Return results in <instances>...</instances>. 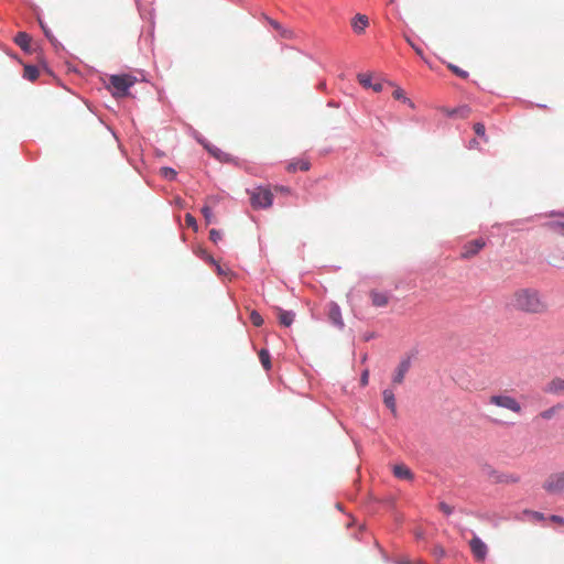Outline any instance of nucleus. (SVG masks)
Returning <instances> with one entry per match:
<instances>
[{
    "mask_svg": "<svg viewBox=\"0 0 564 564\" xmlns=\"http://www.w3.org/2000/svg\"><path fill=\"white\" fill-rule=\"evenodd\" d=\"M543 489L549 494H564V470L551 474L544 480Z\"/></svg>",
    "mask_w": 564,
    "mask_h": 564,
    "instance_id": "6",
    "label": "nucleus"
},
{
    "mask_svg": "<svg viewBox=\"0 0 564 564\" xmlns=\"http://www.w3.org/2000/svg\"><path fill=\"white\" fill-rule=\"evenodd\" d=\"M367 382H368V372H365V373L362 375V377H361V383H362V384H367Z\"/></svg>",
    "mask_w": 564,
    "mask_h": 564,
    "instance_id": "39",
    "label": "nucleus"
},
{
    "mask_svg": "<svg viewBox=\"0 0 564 564\" xmlns=\"http://www.w3.org/2000/svg\"><path fill=\"white\" fill-rule=\"evenodd\" d=\"M265 19L269 22V24L280 34L281 37L286 40H291L294 37V32L292 30L284 28L281 23L273 19H270L268 17Z\"/></svg>",
    "mask_w": 564,
    "mask_h": 564,
    "instance_id": "14",
    "label": "nucleus"
},
{
    "mask_svg": "<svg viewBox=\"0 0 564 564\" xmlns=\"http://www.w3.org/2000/svg\"><path fill=\"white\" fill-rule=\"evenodd\" d=\"M311 167V163L308 160L306 159H297V160H293L291 161L288 166H286V170L288 172L290 173H295L296 171H308Z\"/></svg>",
    "mask_w": 564,
    "mask_h": 564,
    "instance_id": "15",
    "label": "nucleus"
},
{
    "mask_svg": "<svg viewBox=\"0 0 564 564\" xmlns=\"http://www.w3.org/2000/svg\"><path fill=\"white\" fill-rule=\"evenodd\" d=\"M135 83V77L123 74V75H111L109 78V85L112 89V95L116 97H124L128 95V90Z\"/></svg>",
    "mask_w": 564,
    "mask_h": 564,
    "instance_id": "3",
    "label": "nucleus"
},
{
    "mask_svg": "<svg viewBox=\"0 0 564 564\" xmlns=\"http://www.w3.org/2000/svg\"><path fill=\"white\" fill-rule=\"evenodd\" d=\"M544 392L550 394L560 395L564 393V379L553 378L544 387Z\"/></svg>",
    "mask_w": 564,
    "mask_h": 564,
    "instance_id": "11",
    "label": "nucleus"
},
{
    "mask_svg": "<svg viewBox=\"0 0 564 564\" xmlns=\"http://www.w3.org/2000/svg\"><path fill=\"white\" fill-rule=\"evenodd\" d=\"M202 213H203L204 218L206 219L207 223H212L213 221V213H212V209L208 206H204L202 208Z\"/></svg>",
    "mask_w": 564,
    "mask_h": 564,
    "instance_id": "34",
    "label": "nucleus"
},
{
    "mask_svg": "<svg viewBox=\"0 0 564 564\" xmlns=\"http://www.w3.org/2000/svg\"><path fill=\"white\" fill-rule=\"evenodd\" d=\"M470 108L468 106H460L458 108L447 110L446 113L449 117H460V118H467L470 115Z\"/></svg>",
    "mask_w": 564,
    "mask_h": 564,
    "instance_id": "20",
    "label": "nucleus"
},
{
    "mask_svg": "<svg viewBox=\"0 0 564 564\" xmlns=\"http://www.w3.org/2000/svg\"><path fill=\"white\" fill-rule=\"evenodd\" d=\"M250 204L254 209H265L272 206L273 194L268 186H258L248 191Z\"/></svg>",
    "mask_w": 564,
    "mask_h": 564,
    "instance_id": "2",
    "label": "nucleus"
},
{
    "mask_svg": "<svg viewBox=\"0 0 564 564\" xmlns=\"http://www.w3.org/2000/svg\"><path fill=\"white\" fill-rule=\"evenodd\" d=\"M393 2H394V0H389V3H393Z\"/></svg>",
    "mask_w": 564,
    "mask_h": 564,
    "instance_id": "42",
    "label": "nucleus"
},
{
    "mask_svg": "<svg viewBox=\"0 0 564 564\" xmlns=\"http://www.w3.org/2000/svg\"><path fill=\"white\" fill-rule=\"evenodd\" d=\"M370 88H372L376 93H379V91H381V90H382V84L377 83V84H375V85H371V87H370Z\"/></svg>",
    "mask_w": 564,
    "mask_h": 564,
    "instance_id": "38",
    "label": "nucleus"
},
{
    "mask_svg": "<svg viewBox=\"0 0 564 564\" xmlns=\"http://www.w3.org/2000/svg\"><path fill=\"white\" fill-rule=\"evenodd\" d=\"M328 318L335 326L339 328L344 327L340 307L334 302L328 304Z\"/></svg>",
    "mask_w": 564,
    "mask_h": 564,
    "instance_id": "10",
    "label": "nucleus"
},
{
    "mask_svg": "<svg viewBox=\"0 0 564 564\" xmlns=\"http://www.w3.org/2000/svg\"><path fill=\"white\" fill-rule=\"evenodd\" d=\"M357 79L359 82V84L361 86H364L365 88H370L371 87V75L370 74H366V73H360L357 75Z\"/></svg>",
    "mask_w": 564,
    "mask_h": 564,
    "instance_id": "26",
    "label": "nucleus"
},
{
    "mask_svg": "<svg viewBox=\"0 0 564 564\" xmlns=\"http://www.w3.org/2000/svg\"><path fill=\"white\" fill-rule=\"evenodd\" d=\"M393 474L400 479L411 480L413 478L412 471L405 465H395L393 467Z\"/></svg>",
    "mask_w": 564,
    "mask_h": 564,
    "instance_id": "18",
    "label": "nucleus"
},
{
    "mask_svg": "<svg viewBox=\"0 0 564 564\" xmlns=\"http://www.w3.org/2000/svg\"><path fill=\"white\" fill-rule=\"evenodd\" d=\"M486 246V241L482 238H478L466 242L460 252L462 259H471Z\"/></svg>",
    "mask_w": 564,
    "mask_h": 564,
    "instance_id": "7",
    "label": "nucleus"
},
{
    "mask_svg": "<svg viewBox=\"0 0 564 564\" xmlns=\"http://www.w3.org/2000/svg\"><path fill=\"white\" fill-rule=\"evenodd\" d=\"M552 229L564 236V215H561L560 218L551 224Z\"/></svg>",
    "mask_w": 564,
    "mask_h": 564,
    "instance_id": "25",
    "label": "nucleus"
},
{
    "mask_svg": "<svg viewBox=\"0 0 564 564\" xmlns=\"http://www.w3.org/2000/svg\"><path fill=\"white\" fill-rule=\"evenodd\" d=\"M259 359L265 370L271 369V357L270 352L267 349H261L259 351Z\"/></svg>",
    "mask_w": 564,
    "mask_h": 564,
    "instance_id": "22",
    "label": "nucleus"
},
{
    "mask_svg": "<svg viewBox=\"0 0 564 564\" xmlns=\"http://www.w3.org/2000/svg\"><path fill=\"white\" fill-rule=\"evenodd\" d=\"M250 321L257 327H260L263 324V318L257 311L251 312Z\"/></svg>",
    "mask_w": 564,
    "mask_h": 564,
    "instance_id": "27",
    "label": "nucleus"
},
{
    "mask_svg": "<svg viewBox=\"0 0 564 564\" xmlns=\"http://www.w3.org/2000/svg\"><path fill=\"white\" fill-rule=\"evenodd\" d=\"M275 189L280 191L281 193H284V192L289 193V188H285V187H282V186L281 187H275Z\"/></svg>",
    "mask_w": 564,
    "mask_h": 564,
    "instance_id": "41",
    "label": "nucleus"
},
{
    "mask_svg": "<svg viewBox=\"0 0 564 564\" xmlns=\"http://www.w3.org/2000/svg\"><path fill=\"white\" fill-rule=\"evenodd\" d=\"M474 131L477 135L484 138L485 140H487V137H486V129H485V126L484 123L481 122H477L474 124Z\"/></svg>",
    "mask_w": 564,
    "mask_h": 564,
    "instance_id": "30",
    "label": "nucleus"
},
{
    "mask_svg": "<svg viewBox=\"0 0 564 564\" xmlns=\"http://www.w3.org/2000/svg\"><path fill=\"white\" fill-rule=\"evenodd\" d=\"M392 96L394 99L397 100H402L403 102H408L410 107H414V104L405 97V94L403 91V89H401L400 87L395 88L394 91L392 93Z\"/></svg>",
    "mask_w": 564,
    "mask_h": 564,
    "instance_id": "24",
    "label": "nucleus"
},
{
    "mask_svg": "<svg viewBox=\"0 0 564 564\" xmlns=\"http://www.w3.org/2000/svg\"><path fill=\"white\" fill-rule=\"evenodd\" d=\"M185 223L188 227L196 228V219L191 214L185 215Z\"/></svg>",
    "mask_w": 564,
    "mask_h": 564,
    "instance_id": "36",
    "label": "nucleus"
},
{
    "mask_svg": "<svg viewBox=\"0 0 564 564\" xmlns=\"http://www.w3.org/2000/svg\"><path fill=\"white\" fill-rule=\"evenodd\" d=\"M39 69L35 66L26 65L24 66V77L31 82L35 80L39 77Z\"/></svg>",
    "mask_w": 564,
    "mask_h": 564,
    "instance_id": "23",
    "label": "nucleus"
},
{
    "mask_svg": "<svg viewBox=\"0 0 564 564\" xmlns=\"http://www.w3.org/2000/svg\"><path fill=\"white\" fill-rule=\"evenodd\" d=\"M404 39L406 41V43L415 51V53L421 57V58H424V53H423V50L417 46L412 40L411 37H409L408 35H404Z\"/></svg>",
    "mask_w": 564,
    "mask_h": 564,
    "instance_id": "28",
    "label": "nucleus"
},
{
    "mask_svg": "<svg viewBox=\"0 0 564 564\" xmlns=\"http://www.w3.org/2000/svg\"><path fill=\"white\" fill-rule=\"evenodd\" d=\"M448 68L454 73L456 74L458 77L460 78H467L468 77V73L466 70H463L462 68H459L458 66L456 65H453V64H448Z\"/></svg>",
    "mask_w": 564,
    "mask_h": 564,
    "instance_id": "29",
    "label": "nucleus"
},
{
    "mask_svg": "<svg viewBox=\"0 0 564 564\" xmlns=\"http://www.w3.org/2000/svg\"><path fill=\"white\" fill-rule=\"evenodd\" d=\"M14 42L23 50V51H29L30 50V43H31V37L24 33V32H19L17 35H15V39H14Z\"/></svg>",
    "mask_w": 564,
    "mask_h": 564,
    "instance_id": "19",
    "label": "nucleus"
},
{
    "mask_svg": "<svg viewBox=\"0 0 564 564\" xmlns=\"http://www.w3.org/2000/svg\"><path fill=\"white\" fill-rule=\"evenodd\" d=\"M551 521L555 522V523H560V524H564V519L560 516H551Z\"/></svg>",
    "mask_w": 564,
    "mask_h": 564,
    "instance_id": "37",
    "label": "nucleus"
},
{
    "mask_svg": "<svg viewBox=\"0 0 564 564\" xmlns=\"http://www.w3.org/2000/svg\"><path fill=\"white\" fill-rule=\"evenodd\" d=\"M469 545L476 560L484 561L486 558L488 551L487 545L478 536H474Z\"/></svg>",
    "mask_w": 564,
    "mask_h": 564,
    "instance_id": "8",
    "label": "nucleus"
},
{
    "mask_svg": "<svg viewBox=\"0 0 564 564\" xmlns=\"http://www.w3.org/2000/svg\"><path fill=\"white\" fill-rule=\"evenodd\" d=\"M209 239H210L213 242L217 243L219 240H221V234H220V231H218L217 229H212V230L209 231Z\"/></svg>",
    "mask_w": 564,
    "mask_h": 564,
    "instance_id": "33",
    "label": "nucleus"
},
{
    "mask_svg": "<svg viewBox=\"0 0 564 564\" xmlns=\"http://www.w3.org/2000/svg\"><path fill=\"white\" fill-rule=\"evenodd\" d=\"M438 508H440V510H441L443 513H445V514H447V516H448V514H451V513L453 512V508H452L449 505L445 503V502H441V503L438 505Z\"/></svg>",
    "mask_w": 564,
    "mask_h": 564,
    "instance_id": "35",
    "label": "nucleus"
},
{
    "mask_svg": "<svg viewBox=\"0 0 564 564\" xmlns=\"http://www.w3.org/2000/svg\"><path fill=\"white\" fill-rule=\"evenodd\" d=\"M508 305L518 312L539 315L547 311V303L541 293L531 288H521L512 292Z\"/></svg>",
    "mask_w": 564,
    "mask_h": 564,
    "instance_id": "1",
    "label": "nucleus"
},
{
    "mask_svg": "<svg viewBox=\"0 0 564 564\" xmlns=\"http://www.w3.org/2000/svg\"><path fill=\"white\" fill-rule=\"evenodd\" d=\"M410 366L411 362L409 359H404L399 364L395 373L392 378L393 384H401L403 382L405 373L409 371Z\"/></svg>",
    "mask_w": 564,
    "mask_h": 564,
    "instance_id": "13",
    "label": "nucleus"
},
{
    "mask_svg": "<svg viewBox=\"0 0 564 564\" xmlns=\"http://www.w3.org/2000/svg\"><path fill=\"white\" fill-rule=\"evenodd\" d=\"M275 311H276V315L279 318V323L282 326L289 327L292 325V323L294 321V316H295L293 312L284 311L281 307H276Z\"/></svg>",
    "mask_w": 564,
    "mask_h": 564,
    "instance_id": "16",
    "label": "nucleus"
},
{
    "mask_svg": "<svg viewBox=\"0 0 564 564\" xmlns=\"http://www.w3.org/2000/svg\"><path fill=\"white\" fill-rule=\"evenodd\" d=\"M369 25V19L367 15L358 13L351 19V28L355 33L361 34Z\"/></svg>",
    "mask_w": 564,
    "mask_h": 564,
    "instance_id": "12",
    "label": "nucleus"
},
{
    "mask_svg": "<svg viewBox=\"0 0 564 564\" xmlns=\"http://www.w3.org/2000/svg\"><path fill=\"white\" fill-rule=\"evenodd\" d=\"M369 297L371 300V304L375 307H386L390 301V294L388 292H382L378 290H371L369 292Z\"/></svg>",
    "mask_w": 564,
    "mask_h": 564,
    "instance_id": "9",
    "label": "nucleus"
},
{
    "mask_svg": "<svg viewBox=\"0 0 564 564\" xmlns=\"http://www.w3.org/2000/svg\"><path fill=\"white\" fill-rule=\"evenodd\" d=\"M488 403L498 408L506 409L514 414H521L522 412V405L520 402L507 394V393H500V394H492L488 399Z\"/></svg>",
    "mask_w": 564,
    "mask_h": 564,
    "instance_id": "4",
    "label": "nucleus"
},
{
    "mask_svg": "<svg viewBox=\"0 0 564 564\" xmlns=\"http://www.w3.org/2000/svg\"><path fill=\"white\" fill-rule=\"evenodd\" d=\"M382 397H383V402H384L386 406L389 408L393 414H395L397 413V404H395L394 392L391 389H386L382 392Z\"/></svg>",
    "mask_w": 564,
    "mask_h": 564,
    "instance_id": "17",
    "label": "nucleus"
},
{
    "mask_svg": "<svg viewBox=\"0 0 564 564\" xmlns=\"http://www.w3.org/2000/svg\"><path fill=\"white\" fill-rule=\"evenodd\" d=\"M533 516H534V518H535V519H538V520H543V519H544L543 514H542V513H539V512H533Z\"/></svg>",
    "mask_w": 564,
    "mask_h": 564,
    "instance_id": "40",
    "label": "nucleus"
},
{
    "mask_svg": "<svg viewBox=\"0 0 564 564\" xmlns=\"http://www.w3.org/2000/svg\"><path fill=\"white\" fill-rule=\"evenodd\" d=\"M484 474L492 482L501 484H517L520 481V477L516 474H501L494 469L491 466H485L482 469Z\"/></svg>",
    "mask_w": 564,
    "mask_h": 564,
    "instance_id": "5",
    "label": "nucleus"
},
{
    "mask_svg": "<svg viewBox=\"0 0 564 564\" xmlns=\"http://www.w3.org/2000/svg\"><path fill=\"white\" fill-rule=\"evenodd\" d=\"M563 406L561 404H556V405H553L542 412H540L539 416L543 420H551L553 416H555L557 414V412L562 409Z\"/></svg>",
    "mask_w": 564,
    "mask_h": 564,
    "instance_id": "21",
    "label": "nucleus"
},
{
    "mask_svg": "<svg viewBox=\"0 0 564 564\" xmlns=\"http://www.w3.org/2000/svg\"><path fill=\"white\" fill-rule=\"evenodd\" d=\"M208 260L210 263L216 265V270L219 275H226L229 272V269H224L221 265L216 263V261L212 257H209Z\"/></svg>",
    "mask_w": 564,
    "mask_h": 564,
    "instance_id": "32",
    "label": "nucleus"
},
{
    "mask_svg": "<svg viewBox=\"0 0 564 564\" xmlns=\"http://www.w3.org/2000/svg\"><path fill=\"white\" fill-rule=\"evenodd\" d=\"M161 175L169 180H174L176 176V172L172 167L165 166L161 169Z\"/></svg>",
    "mask_w": 564,
    "mask_h": 564,
    "instance_id": "31",
    "label": "nucleus"
}]
</instances>
